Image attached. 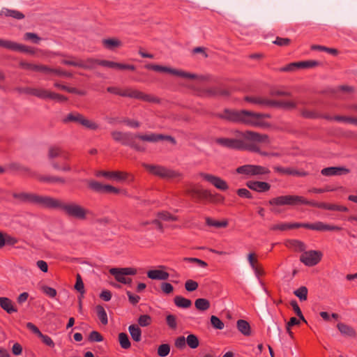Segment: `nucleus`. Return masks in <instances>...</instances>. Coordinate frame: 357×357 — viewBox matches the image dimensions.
Returning a JSON list of instances; mask_svg holds the SVG:
<instances>
[{"label":"nucleus","instance_id":"obj_6","mask_svg":"<svg viewBox=\"0 0 357 357\" xmlns=\"http://www.w3.org/2000/svg\"><path fill=\"white\" fill-rule=\"evenodd\" d=\"M299 198L298 195H281L278 197H273L268 201V204L273 208L271 211L273 213H280V211L278 209V207L283 206H296L299 205Z\"/></svg>","mask_w":357,"mask_h":357},{"label":"nucleus","instance_id":"obj_64","mask_svg":"<svg viewBox=\"0 0 357 357\" xmlns=\"http://www.w3.org/2000/svg\"><path fill=\"white\" fill-rule=\"evenodd\" d=\"M39 337L41 339L42 342L47 346H49L52 348L54 347V342L50 336L41 333Z\"/></svg>","mask_w":357,"mask_h":357},{"label":"nucleus","instance_id":"obj_3","mask_svg":"<svg viewBox=\"0 0 357 357\" xmlns=\"http://www.w3.org/2000/svg\"><path fill=\"white\" fill-rule=\"evenodd\" d=\"M235 132L238 134L240 151H259V144H269L271 143L270 137L266 134L250 130H236Z\"/></svg>","mask_w":357,"mask_h":357},{"label":"nucleus","instance_id":"obj_30","mask_svg":"<svg viewBox=\"0 0 357 357\" xmlns=\"http://www.w3.org/2000/svg\"><path fill=\"white\" fill-rule=\"evenodd\" d=\"M63 64L73 66L75 67H79L82 68H90L91 66L84 64V61L79 59L75 57L68 56L61 61Z\"/></svg>","mask_w":357,"mask_h":357},{"label":"nucleus","instance_id":"obj_1","mask_svg":"<svg viewBox=\"0 0 357 357\" xmlns=\"http://www.w3.org/2000/svg\"><path fill=\"white\" fill-rule=\"evenodd\" d=\"M217 116L234 123L250 127L268 128L271 126L269 123L264 121V119L271 118L270 114L247 109H226L222 113L217 114Z\"/></svg>","mask_w":357,"mask_h":357},{"label":"nucleus","instance_id":"obj_55","mask_svg":"<svg viewBox=\"0 0 357 357\" xmlns=\"http://www.w3.org/2000/svg\"><path fill=\"white\" fill-rule=\"evenodd\" d=\"M166 322L168 326L172 329H176L177 327L176 317L174 314H168L166 317Z\"/></svg>","mask_w":357,"mask_h":357},{"label":"nucleus","instance_id":"obj_37","mask_svg":"<svg viewBox=\"0 0 357 357\" xmlns=\"http://www.w3.org/2000/svg\"><path fill=\"white\" fill-rule=\"evenodd\" d=\"M129 333L132 339L135 342H139L142 339V331L139 327L135 324L130 325L128 327Z\"/></svg>","mask_w":357,"mask_h":357},{"label":"nucleus","instance_id":"obj_28","mask_svg":"<svg viewBox=\"0 0 357 357\" xmlns=\"http://www.w3.org/2000/svg\"><path fill=\"white\" fill-rule=\"evenodd\" d=\"M37 179L43 183L65 184L66 181L64 178L57 176L38 175Z\"/></svg>","mask_w":357,"mask_h":357},{"label":"nucleus","instance_id":"obj_33","mask_svg":"<svg viewBox=\"0 0 357 357\" xmlns=\"http://www.w3.org/2000/svg\"><path fill=\"white\" fill-rule=\"evenodd\" d=\"M37 195L38 194L35 193L21 192L18 194H14L13 197L22 202L35 204Z\"/></svg>","mask_w":357,"mask_h":357},{"label":"nucleus","instance_id":"obj_16","mask_svg":"<svg viewBox=\"0 0 357 357\" xmlns=\"http://www.w3.org/2000/svg\"><path fill=\"white\" fill-rule=\"evenodd\" d=\"M199 176L220 190L225 191L229 188L227 182L219 176L204 172H200Z\"/></svg>","mask_w":357,"mask_h":357},{"label":"nucleus","instance_id":"obj_5","mask_svg":"<svg viewBox=\"0 0 357 357\" xmlns=\"http://www.w3.org/2000/svg\"><path fill=\"white\" fill-rule=\"evenodd\" d=\"M61 211L66 216L78 220H85L87 219L90 211L75 202L63 201Z\"/></svg>","mask_w":357,"mask_h":357},{"label":"nucleus","instance_id":"obj_38","mask_svg":"<svg viewBox=\"0 0 357 357\" xmlns=\"http://www.w3.org/2000/svg\"><path fill=\"white\" fill-rule=\"evenodd\" d=\"M202 93L199 94L207 98L218 97V96H229V91H202Z\"/></svg>","mask_w":357,"mask_h":357},{"label":"nucleus","instance_id":"obj_62","mask_svg":"<svg viewBox=\"0 0 357 357\" xmlns=\"http://www.w3.org/2000/svg\"><path fill=\"white\" fill-rule=\"evenodd\" d=\"M296 63L298 68H310L315 66L317 63L316 61H301Z\"/></svg>","mask_w":357,"mask_h":357},{"label":"nucleus","instance_id":"obj_54","mask_svg":"<svg viewBox=\"0 0 357 357\" xmlns=\"http://www.w3.org/2000/svg\"><path fill=\"white\" fill-rule=\"evenodd\" d=\"M286 174L298 176H306L308 175V173L305 171H298L293 168L287 167L286 168Z\"/></svg>","mask_w":357,"mask_h":357},{"label":"nucleus","instance_id":"obj_60","mask_svg":"<svg viewBox=\"0 0 357 357\" xmlns=\"http://www.w3.org/2000/svg\"><path fill=\"white\" fill-rule=\"evenodd\" d=\"M24 38L27 40H31L32 43L35 44H38L41 40V38L38 37V35H36L34 33L30 32L26 33L24 34Z\"/></svg>","mask_w":357,"mask_h":357},{"label":"nucleus","instance_id":"obj_26","mask_svg":"<svg viewBox=\"0 0 357 357\" xmlns=\"http://www.w3.org/2000/svg\"><path fill=\"white\" fill-rule=\"evenodd\" d=\"M246 185L250 189L259 192H267L271 188V185L264 181H249L246 183Z\"/></svg>","mask_w":357,"mask_h":357},{"label":"nucleus","instance_id":"obj_18","mask_svg":"<svg viewBox=\"0 0 357 357\" xmlns=\"http://www.w3.org/2000/svg\"><path fill=\"white\" fill-rule=\"evenodd\" d=\"M89 187L93 191L98 193H113L119 194L121 190L110 185H104L96 181H89Z\"/></svg>","mask_w":357,"mask_h":357},{"label":"nucleus","instance_id":"obj_12","mask_svg":"<svg viewBox=\"0 0 357 357\" xmlns=\"http://www.w3.org/2000/svg\"><path fill=\"white\" fill-rule=\"evenodd\" d=\"M62 203L63 200L61 199L55 198L47 195H37L35 205L47 209L61 211V208L62 207Z\"/></svg>","mask_w":357,"mask_h":357},{"label":"nucleus","instance_id":"obj_4","mask_svg":"<svg viewBox=\"0 0 357 357\" xmlns=\"http://www.w3.org/2000/svg\"><path fill=\"white\" fill-rule=\"evenodd\" d=\"M154 68L155 71L156 72L169 73L177 77L192 80L195 84L199 85H204L206 83L211 82V78L208 75L192 73L181 69L172 68L167 66H162L160 65H156V66L154 67Z\"/></svg>","mask_w":357,"mask_h":357},{"label":"nucleus","instance_id":"obj_11","mask_svg":"<svg viewBox=\"0 0 357 357\" xmlns=\"http://www.w3.org/2000/svg\"><path fill=\"white\" fill-rule=\"evenodd\" d=\"M62 203L63 200L61 199L55 198L47 195H37L35 205L47 209L61 211V208L62 207Z\"/></svg>","mask_w":357,"mask_h":357},{"label":"nucleus","instance_id":"obj_9","mask_svg":"<svg viewBox=\"0 0 357 357\" xmlns=\"http://www.w3.org/2000/svg\"><path fill=\"white\" fill-rule=\"evenodd\" d=\"M143 167L151 174L162 178H173L180 176L178 172L160 165L144 163Z\"/></svg>","mask_w":357,"mask_h":357},{"label":"nucleus","instance_id":"obj_20","mask_svg":"<svg viewBox=\"0 0 357 357\" xmlns=\"http://www.w3.org/2000/svg\"><path fill=\"white\" fill-rule=\"evenodd\" d=\"M96 176H104L105 178L114 179L117 181H123L128 178L129 174L125 172L120 171H100L96 174Z\"/></svg>","mask_w":357,"mask_h":357},{"label":"nucleus","instance_id":"obj_41","mask_svg":"<svg viewBox=\"0 0 357 357\" xmlns=\"http://www.w3.org/2000/svg\"><path fill=\"white\" fill-rule=\"evenodd\" d=\"M206 224L210 227H214L216 228H225L228 225V221L227 220H224L222 221H218L213 220L209 217H206L205 218Z\"/></svg>","mask_w":357,"mask_h":357},{"label":"nucleus","instance_id":"obj_59","mask_svg":"<svg viewBox=\"0 0 357 357\" xmlns=\"http://www.w3.org/2000/svg\"><path fill=\"white\" fill-rule=\"evenodd\" d=\"M184 261H188V262H191V263H195L197 264L199 266H201L202 268H206L208 264L206 261L202 260V259H197V258H194V257H185L183 259Z\"/></svg>","mask_w":357,"mask_h":357},{"label":"nucleus","instance_id":"obj_43","mask_svg":"<svg viewBox=\"0 0 357 357\" xmlns=\"http://www.w3.org/2000/svg\"><path fill=\"white\" fill-rule=\"evenodd\" d=\"M195 307L200 311H206L210 308L211 304L206 298H197L195 301Z\"/></svg>","mask_w":357,"mask_h":357},{"label":"nucleus","instance_id":"obj_17","mask_svg":"<svg viewBox=\"0 0 357 357\" xmlns=\"http://www.w3.org/2000/svg\"><path fill=\"white\" fill-rule=\"evenodd\" d=\"M109 273L114 276L115 279L121 283L126 282V275H135L137 274V270L134 268H112L109 270Z\"/></svg>","mask_w":357,"mask_h":357},{"label":"nucleus","instance_id":"obj_2","mask_svg":"<svg viewBox=\"0 0 357 357\" xmlns=\"http://www.w3.org/2000/svg\"><path fill=\"white\" fill-rule=\"evenodd\" d=\"M112 139L123 145L128 146L134 150L139 152H144L146 147L137 142V139L155 143L161 140H167L172 144H176L174 138L171 136L164 135L162 134L150 133V134H132L130 132H123L114 130L111 132Z\"/></svg>","mask_w":357,"mask_h":357},{"label":"nucleus","instance_id":"obj_29","mask_svg":"<svg viewBox=\"0 0 357 357\" xmlns=\"http://www.w3.org/2000/svg\"><path fill=\"white\" fill-rule=\"evenodd\" d=\"M244 100L254 105L270 106L275 102L259 96H245Z\"/></svg>","mask_w":357,"mask_h":357},{"label":"nucleus","instance_id":"obj_8","mask_svg":"<svg viewBox=\"0 0 357 357\" xmlns=\"http://www.w3.org/2000/svg\"><path fill=\"white\" fill-rule=\"evenodd\" d=\"M62 122L63 123H68L70 122L77 123L91 130H96L99 128L98 124L86 119L84 116L78 112L69 113L62 119Z\"/></svg>","mask_w":357,"mask_h":357},{"label":"nucleus","instance_id":"obj_49","mask_svg":"<svg viewBox=\"0 0 357 357\" xmlns=\"http://www.w3.org/2000/svg\"><path fill=\"white\" fill-rule=\"evenodd\" d=\"M211 324L215 329L222 330L225 327L224 323L215 315L211 317Z\"/></svg>","mask_w":357,"mask_h":357},{"label":"nucleus","instance_id":"obj_39","mask_svg":"<svg viewBox=\"0 0 357 357\" xmlns=\"http://www.w3.org/2000/svg\"><path fill=\"white\" fill-rule=\"evenodd\" d=\"M287 246L297 252H303L305 250V245L298 240H290L287 242Z\"/></svg>","mask_w":357,"mask_h":357},{"label":"nucleus","instance_id":"obj_32","mask_svg":"<svg viewBox=\"0 0 357 357\" xmlns=\"http://www.w3.org/2000/svg\"><path fill=\"white\" fill-rule=\"evenodd\" d=\"M0 306L7 313L11 314L17 311L14 306L13 301L6 297H0Z\"/></svg>","mask_w":357,"mask_h":357},{"label":"nucleus","instance_id":"obj_24","mask_svg":"<svg viewBox=\"0 0 357 357\" xmlns=\"http://www.w3.org/2000/svg\"><path fill=\"white\" fill-rule=\"evenodd\" d=\"M349 172V169L342 167H329L324 168L321 171V174L326 176L347 174Z\"/></svg>","mask_w":357,"mask_h":357},{"label":"nucleus","instance_id":"obj_48","mask_svg":"<svg viewBox=\"0 0 357 357\" xmlns=\"http://www.w3.org/2000/svg\"><path fill=\"white\" fill-rule=\"evenodd\" d=\"M186 344L191 349H196L199 347V341L198 337L194 334H190L187 336Z\"/></svg>","mask_w":357,"mask_h":357},{"label":"nucleus","instance_id":"obj_36","mask_svg":"<svg viewBox=\"0 0 357 357\" xmlns=\"http://www.w3.org/2000/svg\"><path fill=\"white\" fill-rule=\"evenodd\" d=\"M0 15H5L8 17H11L15 19L21 20L24 17V15L21 12L16 10H10L8 8H2L0 10Z\"/></svg>","mask_w":357,"mask_h":357},{"label":"nucleus","instance_id":"obj_40","mask_svg":"<svg viewBox=\"0 0 357 357\" xmlns=\"http://www.w3.org/2000/svg\"><path fill=\"white\" fill-rule=\"evenodd\" d=\"M174 301L177 307L182 308H188L192 305V302L190 299L185 298L181 296H175Z\"/></svg>","mask_w":357,"mask_h":357},{"label":"nucleus","instance_id":"obj_51","mask_svg":"<svg viewBox=\"0 0 357 357\" xmlns=\"http://www.w3.org/2000/svg\"><path fill=\"white\" fill-rule=\"evenodd\" d=\"M152 319L148 314H143L139 316L138 319V324L142 327L148 326L151 324Z\"/></svg>","mask_w":357,"mask_h":357},{"label":"nucleus","instance_id":"obj_22","mask_svg":"<svg viewBox=\"0 0 357 357\" xmlns=\"http://www.w3.org/2000/svg\"><path fill=\"white\" fill-rule=\"evenodd\" d=\"M159 268L161 269H153L148 271L146 273L147 277L151 280H167L169 277V274L162 270L165 269L166 267L164 266H160Z\"/></svg>","mask_w":357,"mask_h":357},{"label":"nucleus","instance_id":"obj_15","mask_svg":"<svg viewBox=\"0 0 357 357\" xmlns=\"http://www.w3.org/2000/svg\"><path fill=\"white\" fill-rule=\"evenodd\" d=\"M321 257L322 253L320 251H305L300 256V261L305 266H314L321 261Z\"/></svg>","mask_w":357,"mask_h":357},{"label":"nucleus","instance_id":"obj_35","mask_svg":"<svg viewBox=\"0 0 357 357\" xmlns=\"http://www.w3.org/2000/svg\"><path fill=\"white\" fill-rule=\"evenodd\" d=\"M236 327L240 333L245 336H250L251 335V327L250 324L244 320L239 319L236 322Z\"/></svg>","mask_w":357,"mask_h":357},{"label":"nucleus","instance_id":"obj_10","mask_svg":"<svg viewBox=\"0 0 357 357\" xmlns=\"http://www.w3.org/2000/svg\"><path fill=\"white\" fill-rule=\"evenodd\" d=\"M63 154V149L57 146H51L47 150V158L52 161L51 165L53 169L56 170H61L63 172H70L71 166L68 163H64L61 167L58 162L54 161V159L61 157Z\"/></svg>","mask_w":357,"mask_h":357},{"label":"nucleus","instance_id":"obj_23","mask_svg":"<svg viewBox=\"0 0 357 357\" xmlns=\"http://www.w3.org/2000/svg\"><path fill=\"white\" fill-rule=\"evenodd\" d=\"M98 64L109 68H114V69H119V70H135V67L133 65H127V64H123L120 63H116L111 61H107V60H100L98 61Z\"/></svg>","mask_w":357,"mask_h":357},{"label":"nucleus","instance_id":"obj_63","mask_svg":"<svg viewBox=\"0 0 357 357\" xmlns=\"http://www.w3.org/2000/svg\"><path fill=\"white\" fill-rule=\"evenodd\" d=\"M174 345L179 349H183L186 345V339L184 336H180L175 340Z\"/></svg>","mask_w":357,"mask_h":357},{"label":"nucleus","instance_id":"obj_13","mask_svg":"<svg viewBox=\"0 0 357 357\" xmlns=\"http://www.w3.org/2000/svg\"><path fill=\"white\" fill-rule=\"evenodd\" d=\"M115 95L122 97L139 99L149 102H158L159 99L151 94H146L142 91H112Z\"/></svg>","mask_w":357,"mask_h":357},{"label":"nucleus","instance_id":"obj_7","mask_svg":"<svg viewBox=\"0 0 357 357\" xmlns=\"http://www.w3.org/2000/svg\"><path fill=\"white\" fill-rule=\"evenodd\" d=\"M27 94L34 96L40 99L53 101L57 103H65L70 100V96L58 93L56 91H24Z\"/></svg>","mask_w":357,"mask_h":357},{"label":"nucleus","instance_id":"obj_45","mask_svg":"<svg viewBox=\"0 0 357 357\" xmlns=\"http://www.w3.org/2000/svg\"><path fill=\"white\" fill-rule=\"evenodd\" d=\"M307 288L302 286L294 291V294L297 296L301 301H305L307 299Z\"/></svg>","mask_w":357,"mask_h":357},{"label":"nucleus","instance_id":"obj_27","mask_svg":"<svg viewBox=\"0 0 357 357\" xmlns=\"http://www.w3.org/2000/svg\"><path fill=\"white\" fill-rule=\"evenodd\" d=\"M38 72L43 73L46 75H56L59 76H67L70 77L72 74L61 70V68H52L47 66L40 65L39 66Z\"/></svg>","mask_w":357,"mask_h":357},{"label":"nucleus","instance_id":"obj_21","mask_svg":"<svg viewBox=\"0 0 357 357\" xmlns=\"http://www.w3.org/2000/svg\"><path fill=\"white\" fill-rule=\"evenodd\" d=\"M218 144L231 149L240 151L238 134L236 133V138H216L215 140Z\"/></svg>","mask_w":357,"mask_h":357},{"label":"nucleus","instance_id":"obj_14","mask_svg":"<svg viewBox=\"0 0 357 357\" xmlns=\"http://www.w3.org/2000/svg\"><path fill=\"white\" fill-rule=\"evenodd\" d=\"M236 171L238 174H245L247 176L262 175L270 173V170L268 168L254 165H245L240 166Z\"/></svg>","mask_w":357,"mask_h":357},{"label":"nucleus","instance_id":"obj_52","mask_svg":"<svg viewBox=\"0 0 357 357\" xmlns=\"http://www.w3.org/2000/svg\"><path fill=\"white\" fill-rule=\"evenodd\" d=\"M88 339L92 342H100L103 340V337L99 332L93 331L90 333Z\"/></svg>","mask_w":357,"mask_h":357},{"label":"nucleus","instance_id":"obj_58","mask_svg":"<svg viewBox=\"0 0 357 357\" xmlns=\"http://www.w3.org/2000/svg\"><path fill=\"white\" fill-rule=\"evenodd\" d=\"M198 283L192 280H188L185 283V288L188 291H195L198 288Z\"/></svg>","mask_w":357,"mask_h":357},{"label":"nucleus","instance_id":"obj_42","mask_svg":"<svg viewBox=\"0 0 357 357\" xmlns=\"http://www.w3.org/2000/svg\"><path fill=\"white\" fill-rule=\"evenodd\" d=\"M0 47L13 51H17V49L22 48L20 46L19 43H17L12 40H4L1 38H0Z\"/></svg>","mask_w":357,"mask_h":357},{"label":"nucleus","instance_id":"obj_47","mask_svg":"<svg viewBox=\"0 0 357 357\" xmlns=\"http://www.w3.org/2000/svg\"><path fill=\"white\" fill-rule=\"evenodd\" d=\"M97 315L103 325H106L108 323L107 315L102 305L96 306Z\"/></svg>","mask_w":357,"mask_h":357},{"label":"nucleus","instance_id":"obj_53","mask_svg":"<svg viewBox=\"0 0 357 357\" xmlns=\"http://www.w3.org/2000/svg\"><path fill=\"white\" fill-rule=\"evenodd\" d=\"M170 351V347L168 344H162L158 347V354L159 356L165 357Z\"/></svg>","mask_w":357,"mask_h":357},{"label":"nucleus","instance_id":"obj_50","mask_svg":"<svg viewBox=\"0 0 357 357\" xmlns=\"http://www.w3.org/2000/svg\"><path fill=\"white\" fill-rule=\"evenodd\" d=\"M103 44L105 46L109 49H113L114 47H119L121 45L120 40L114 38H109L103 40Z\"/></svg>","mask_w":357,"mask_h":357},{"label":"nucleus","instance_id":"obj_61","mask_svg":"<svg viewBox=\"0 0 357 357\" xmlns=\"http://www.w3.org/2000/svg\"><path fill=\"white\" fill-rule=\"evenodd\" d=\"M274 102H275V104H273L271 106H278V107H284V108H287V109L294 108L295 107V103L291 101H281V102L274 101Z\"/></svg>","mask_w":357,"mask_h":357},{"label":"nucleus","instance_id":"obj_19","mask_svg":"<svg viewBox=\"0 0 357 357\" xmlns=\"http://www.w3.org/2000/svg\"><path fill=\"white\" fill-rule=\"evenodd\" d=\"M300 227L316 230V231H340L341 228L337 226H332L322 222H317L313 224L299 223Z\"/></svg>","mask_w":357,"mask_h":357},{"label":"nucleus","instance_id":"obj_46","mask_svg":"<svg viewBox=\"0 0 357 357\" xmlns=\"http://www.w3.org/2000/svg\"><path fill=\"white\" fill-rule=\"evenodd\" d=\"M157 217L160 220L162 221H176L178 218L172 215L170 213L167 211H161L157 213Z\"/></svg>","mask_w":357,"mask_h":357},{"label":"nucleus","instance_id":"obj_44","mask_svg":"<svg viewBox=\"0 0 357 357\" xmlns=\"http://www.w3.org/2000/svg\"><path fill=\"white\" fill-rule=\"evenodd\" d=\"M119 342L121 348L128 349L130 348L131 343L129 340L128 335L125 333L119 334Z\"/></svg>","mask_w":357,"mask_h":357},{"label":"nucleus","instance_id":"obj_57","mask_svg":"<svg viewBox=\"0 0 357 357\" xmlns=\"http://www.w3.org/2000/svg\"><path fill=\"white\" fill-rule=\"evenodd\" d=\"M75 289L81 294H84V283L79 274L77 275Z\"/></svg>","mask_w":357,"mask_h":357},{"label":"nucleus","instance_id":"obj_34","mask_svg":"<svg viewBox=\"0 0 357 357\" xmlns=\"http://www.w3.org/2000/svg\"><path fill=\"white\" fill-rule=\"evenodd\" d=\"M188 193L193 197H197L199 199L208 200L211 197V191L203 189H192L188 191Z\"/></svg>","mask_w":357,"mask_h":357},{"label":"nucleus","instance_id":"obj_25","mask_svg":"<svg viewBox=\"0 0 357 357\" xmlns=\"http://www.w3.org/2000/svg\"><path fill=\"white\" fill-rule=\"evenodd\" d=\"M337 328L344 337L351 339L357 338V333L353 327L344 323L340 322L337 324Z\"/></svg>","mask_w":357,"mask_h":357},{"label":"nucleus","instance_id":"obj_31","mask_svg":"<svg viewBox=\"0 0 357 357\" xmlns=\"http://www.w3.org/2000/svg\"><path fill=\"white\" fill-rule=\"evenodd\" d=\"M300 228V225L298 222L294 223H279L273 225L270 227V230L271 231H287L289 229H297Z\"/></svg>","mask_w":357,"mask_h":357},{"label":"nucleus","instance_id":"obj_56","mask_svg":"<svg viewBox=\"0 0 357 357\" xmlns=\"http://www.w3.org/2000/svg\"><path fill=\"white\" fill-rule=\"evenodd\" d=\"M40 289L44 294L50 298H54L56 296V290L52 287L43 285Z\"/></svg>","mask_w":357,"mask_h":357}]
</instances>
